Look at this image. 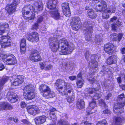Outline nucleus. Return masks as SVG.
I'll return each mask as SVG.
<instances>
[{
	"label": "nucleus",
	"mask_w": 125,
	"mask_h": 125,
	"mask_svg": "<svg viewBox=\"0 0 125 125\" xmlns=\"http://www.w3.org/2000/svg\"><path fill=\"white\" fill-rule=\"evenodd\" d=\"M26 46V40L25 39H23L21 41L20 46Z\"/></svg>",
	"instance_id": "nucleus-43"
},
{
	"label": "nucleus",
	"mask_w": 125,
	"mask_h": 125,
	"mask_svg": "<svg viewBox=\"0 0 125 125\" xmlns=\"http://www.w3.org/2000/svg\"><path fill=\"white\" fill-rule=\"evenodd\" d=\"M20 105L21 107L22 108H24L26 106V104L25 102L23 101L21 102Z\"/></svg>",
	"instance_id": "nucleus-50"
},
{
	"label": "nucleus",
	"mask_w": 125,
	"mask_h": 125,
	"mask_svg": "<svg viewBox=\"0 0 125 125\" xmlns=\"http://www.w3.org/2000/svg\"><path fill=\"white\" fill-rule=\"evenodd\" d=\"M37 22L34 23L32 26L31 29L32 30H35L38 28L39 25Z\"/></svg>",
	"instance_id": "nucleus-42"
},
{
	"label": "nucleus",
	"mask_w": 125,
	"mask_h": 125,
	"mask_svg": "<svg viewBox=\"0 0 125 125\" xmlns=\"http://www.w3.org/2000/svg\"><path fill=\"white\" fill-rule=\"evenodd\" d=\"M10 79L11 85L18 86L20 85L23 81V76L21 75H13Z\"/></svg>",
	"instance_id": "nucleus-9"
},
{
	"label": "nucleus",
	"mask_w": 125,
	"mask_h": 125,
	"mask_svg": "<svg viewBox=\"0 0 125 125\" xmlns=\"http://www.w3.org/2000/svg\"><path fill=\"white\" fill-rule=\"evenodd\" d=\"M122 60L125 63V55H124L123 58H122Z\"/></svg>",
	"instance_id": "nucleus-62"
},
{
	"label": "nucleus",
	"mask_w": 125,
	"mask_h": 125,
	"mask_svg": "<svg viewBox=\"0 0 125 125\" xmlns=\"http://www.w3.org/2000/svg\"><path fill=\"white\" fill-rule=\"evenodd\" d=\"M80 19L78 17H73L71 20L70 23L73 30L77 31L80 28Z\"/></svg>",
	"instance_id": "nucleus-10"
},
{
	"label": "nucleus",
	"mask_w": 125,
	"mask_h": 125,
	"mask_svg": "<svg viewBox=\"0 0 125 125\" xmlns=\"http://www.w3.org/2000/svg\"><path fill=\"white\" fill-rule=\"evenodd\" d=\"M58 125H69V123L67 121L63 120H61L58 121Z\"/></svg>",
	"instance_id": "nucleus-37"
},
{
	"label": "nucleus",
	"mask_w": 125,
	"mask_h": 125,
	"mask_svg": "<svg viewBox=\"0 0 125 125\" xmlns=\"http://www.w3.org/2000/svg\"><path fill=\"white\" fill-rule=\"evenodd\" d=\"M27 5L23 8L22 12L23 18L28 20H33L35 18V13L38 12L43 9V4L41 1H37L34 5Z\"/></svg>",
	"instance_id": "nucleus-3"
},
{
	"label": "nucleus",
	"mask_w": 125,
	"mask_h": 125,
	"mask_svg": "<svg viewBox=\"0 0 125 125\" xmlns=\"http://www.w3.org/2000/svg\"><path fill=\"white\" fill-rule=\"evenodd\" d=\"M84 83V81L82 78L80 79H78L76 82V84L78 88H81L83 86Z\"/></svg>",
	"instance_id": "nucleus-36"
},
{
	"label": "nucleus",
	"mask_w": 125,
	"mask_h": 125,
	"mask_svg": "<svg viewBox=\"0 0 125 125\" xmlns=\"http://www.w3.org/2000/svg\"><path fill=\"white\" fill-rule=\"evenodd\" d=\"M43 18L42 16H39L38 17V19L37 21V22L38 23H41L42 21Z\"/></svg>",
	"instance_id": "nucleus-45"
},
{
	"label": "nucleus",
	"mask_w": 125,
	"mask_h": 125,
	"mask_svg": "<svg viewBox=\"0 0 125 125\" xmlns=\"http://www.w3.org/2000/svg\"><path fill=\"white\" fill-rule=\"evenodd\" d=\"M118 28V25L115 24H113L112 26V29L114 31H115Z\"/></svg>",
	"instance_id": "nucleus-44"
},
{
	"label": "nucleus",
	"mask_w": 125,
	"mask_h": 125,
	"mask_svg": "<svg viewBox=\"0 0 125 125\" xmlns=\"http://www.w3.org/2000/svg\"><path fill=\"white\" fill-rule=\"evenodd\" d=\"M121 52L122 54L125 53V48H122L121 50Z\"/></svg>",
	"instance_id": "nucleus-59"
},
{
	"label": "nucleus",
	"mask_w": 125,
	"mask_h": 125,
	"mask_svg": "<svg viewBox=\"0 0 125 125\" xmlns=\"http://www.w3.org/2000/svg\"><path fill=\"white\" fill-rule=\"evenodd\" d=\"M29 59L30 60L34 62H36L41 60L39 52L36 51L31 52L30 54Z\"/></svg>",
	"instance_id": "nucleus-13"
},
{
	"label": "nucleus",
	"mask_w": 125,
	"mask_h": 125,
	"mask_svg": "<svg viewBox=\"0 0 125 125\" xmlns=\"http://www.w3.org/2000/svg\"><path fill=\"white\" fill-rule=\"evenodd\" d=\"M20 51L22 54L25 53L26 51V46H20Z\"/></svg>",
	"instance_id": "nucleus-40"
},
{
	"label": "nucleus",
	"mask_w": 125,
	"mask_h": 125,
	"mask_svg": "<svg viewBox=\"0 0 125 125\" xmlns=\"http://www.w3.org/2000/svg\"><path fill=\"white\" fill-rule=\"evenodd\" d=\"M34 86L31 84H30L24 87L23 90L24 93L27 92L29 91H32V90H33L34 92Z\"/></svg>",
	"instance_id": "nucleus-32"
},
{
	"label": "nucleus",
	"mask_w": 125,
	"mask_h": 125,
	"mask_svg": "<svg viewBox=\"0 0 125 125\" xmlns=\"http://www.w3.org/2000/svg\"><path fill=\"white\" fill-rule=\"evenodd\" d=\"M9 26L7 23H0V34H2L4 33L6 29H9Z\"/></svg>",
	"instance_id": "nucleus-29"
},
{
	"label": "nucleus",
	"mask_w": 125,
	"mask_h": 125,
	"mask_svg": "<svg viewBox=\"0 0 125 125\" xmlns=\"http://www.w3.org/2000/svg\"><path fill=\"white\" fill-rule=\"evenodd\" d=\"M39 89L40 92L42 93L43 96L46 98H52L55 96L54 92L51 91L50 88L46 85L42 84L41 85Z\"/></svg>",
	"instance_id": "nucleus-6"
},
{
	"label": "nucleus",
	"mask_w": 125,
	"mask_h": 125,
	"mask_svg": "<svg viewBox=\"0 0 125 125\" xmlns=\"http://www.w3.org/2000/svg\"><path fill=\"white\" fill-rule=\"evenodd\" d=\"M77 77L74 76H70L69 77V79L71 81H73L76 79Z\"/></svg>",
	"instance_id": "nucleus-51"
},
{
	"label": "nucleus",
	"mask_w": 125,
	"mask_h": 125,
	"mask_svg": "<svg viewBox=\"0 0 125 125\" xmlns=\"http://www.w3.org/2000/svg\"><path fill=\"white\" fill-rule=\"evenodd\" d=\"M61 32L57 31L54 35V37L49 38V45L51 50L53 52H58L60 54H65L71 52L73 50L74 46L73 44L69 45L68 42L65 38L58 41L57 38L60 37Z\"/></svg>",
	"instance_id": "nucleus-1"
},
{
	"label": "nucleus",
	"mask_w": 125,
	"mask_h": 125,
	"mask_svg": "<svg viewBox=\"0 0 125 125\" xmlns=\"http://www.w3.org/2000/svg\"><path fill=\"white\" fill-rule=\"evenodd\" d=\"M4 58L3 61L6 65H13L17 63L16 57L12 54L3 55Z\"/></svg>",
	"instance_id": "nucleus-8"
},
{
	"label": "nucleus",
	"mask_w": 125,
	"mask_h": 125,
	"mask_svg": "<svg viewBox=\"0 0 125 125\" xmlns=\"http://www.w3.org/2000/svg\"><path fill=\"white\" fill-rule=\"evenodd\" d=\"M77 106L79 109H81L84 107V103L83 101L81 99H79L77 103Z\"/></svg>",
	"instance_id": "nucleus-34"
},
{
	"label": "nucleus",
	"mask_w": 125,
	"mask_h": 125,
	"mask_svg": "<svg viewBox=\"0 0 125 125\" xmlns=\"http://www.w3.org/2000/svg\"><path fill=\"white\" fill-rule=\"evenodd\" d=\"M21 121L24 123L29 125L30 124V123L27 121L26 119H23L21 120Z\"/></svg>",
	"instance_id": "nucleus-52"
},
{
	"label": "nucleus",
	"mask_w": 125,
	"mask_h": 125,
	"mask_svg": "<svg viewBox=\"0 0 125 125\" xmlns=\"http://www.w3.org/2000/svg\"><path fill=\"white\" fill-rule=\"evenodd\" d=\"M97 58V56L95 55H93L91 57V62L90 64L91 65V67L94 72H96L98 70V63L95 61Z\"/></svg>",
	"instance_id": "nucleus-19"
},
{
	"label": "nucleus",
	"mask_w": 125,
	"mask_h": 125,
	"mask_svg": "<svg viewBox=\"0 0 125 125\" xmlns=\"http://www.w3.org/2000/svg\"><path fill=\"white\" fill-rule=\"evenodd\" d=\"M41 68L46 70H48L51 69L52 66L50 64L49 62L45 61L41 63L40 64Z\"/></svg>",
	"instance_id": "nucleus-24"
},
{
	"label": "nucleus",
	"mask_w": 125,
	"mask_h": 125,
	"mask_svg": "<svg viewBox=\"0 0 125 125\" xmlns=\"http://www.w3.org/2000/svg\"><path fill=\"white\" fill-rule=\"evenodd\" d=\"M77 78H80L81 79L82 78V74L81 73H79L77 75Z\"/></svg>",
	"instance_id": "nucleus-60"
},
{
	"label": "nucleus",
	"mask_w": 125,
	"mask_h": 125,
	"mask_svg": "<svg viewBox=\"0 0 125 125\" xmlns=\"http://www.w3.org/2000/svg\"><path fill=\"white\" fill-rule=\"evenodd\" d=\"M107 124L106 120L105 119H104L98 122L96 125H105Z\"/></svg>",
	"instance_id": "nucleus-41"
},
{
	"label": "nucleus",
	"mask_w": 125,
	"mask_h": 125,
	"mask_svg": "<svg viewBox=\"0 0 125 125\" xmlns=\"http://www.w3.org/2000/svg\"><path fill=\"white\" fill-rule=\"evenodd\" d=\"M106 10H110L113 11V10H114V12H113L112 13H114L115 12V10H116V8L114 7H113V6H111L109 7V8H106Z\"/></svg>",
	"instance_id": "nucleus-47"
},
{
	"label": "nucleus",
	"mask_w": 125,
	"mask_h": 125,
	"mask_svg": "<svg viewBox=\"0 0 125 125\" xmlns=\"http://www.w3.org/2000/svg\"><path fill=\"white\" fill-rule=\"evenodd\" d=\"M117 19V17H116L114 16L111 19L110 22H114Z\"/></svg>",
	"instance_id": "nucleus-55"
},
{
	"label": "nucleus",
	"mask_w": 125,
	"mask_h": 125,
	"mask_svg": "<svg viewBox=\"0 0 125 125\" xmlns=\"http://www.w3.org/2000/svg\"><path fill=\"white\" fill-rule=\"evenodd\" d=\"M24 98L26 100H31L34 98L35 97V94L33 90L27 92H25L23 94Z\"/></svg>",
	"instance_id": "nucleus-23"
},
{
	"label": "nucleus",
	"mask_w": 125,
	"mask_h": 125,
	"mask_svg": "<svg viewBox=\"0 0 125 125\" xmlns=\"http://www.w3.org/2000/svg\"><path fill=\"white\" fill-rule=\"evenodd\" d=\"M5 68L4 65L2 63H0V71H2Z\"/></svg>",
	"instance_id": "nucleus-54"
},
{
	"label": "nucleus",
	"mask_w": 125,
	"mask_h": 125,
	"mask_svg": "<svg viewBox=\"0 0 125 125\" xmlns=\"http://www.w3.org/2000/svg\"><path fill=\"white\" fill-rule=\"evenodd\" d=\"M123 36V35L119 33L118 35L115 33H113L111 34L110 38L111 40L114 41H118L120 42Z\"/></svg>",
	"instance_id": "nucleus-25"
},
{
	"label": "nucleus",
	"mask_w": 125,
	"mask_h": 125,
	"mask_svg": "<svg viewBox=\"0 0 125 125\" xmlns=\"http://www.w3.org/2000/svg\"><path fill=\"white\" fill-rule=\"evenodd\" d=\"M88 27L87 26V28L85 32V38L87 41H92L91 36L92 33L93 32L92 26L91 24L88 25Z\"/></svg>",
	"instance_id": "nucleus-16"
},
{
	"label": "nucleus",
	"mask_w": 125,
	"mask_h": 125,
	"mask_svg": "<svg viewBox=\"0 0 125 125\" xmlns=\"http://www.w3.org/2000/svg\"><path fill=\"white\" fill-rule=\"evenodd\" d=\"M119 100L121 102L115 104L114 106V112L116 113H121L123 112V107L125 104V98L124 94H122L118 96Z\"/></svg>",
	"instance_id": "nucleus-7"
},
{
	"label": "nucleus",
	"mask_w": 125,
	"mask_h": 125,
	"mask_svg": "<svg viewBox=\"0 0 125 125\" xmlns=\"http://www.w3.org/2000/svg\"><path fill=\"white\" fill-rule=\"evenodd\" d=\"M122 6L123 7L125 8V4L124 3V4H123L122 5Z\"/></svg>",
	"instance_id": "nucleus-64"
},
{
	"label": "nucleus",
	"mask_w": 125,
	"mask_h": 125,
	"mask_svg": "<svg viewBox=\"0 0 125 125\" xmlns=\"http://www.w3.org/2000/svg\"><path fill=\"white\" fill-rule=\"evenodd\" d=\"M56 110L55 108H53L52 107H50L49 110V112H50V113H52L56 111Z\"/></svg>",
	"instance_id": "nucleus-46"
},
{
	"label": "nucleus",
	"mask_w": 125,
	"mask_h": 125,
	"mask_svg": "<svg viewBox=\"0 0 125 125\" xmlns=\"http://www.w3.org/2000/svg\"><path fill=\"white\" fill-rule=\"evenodd\" d=\"M88 80L91 83H94L95 81V79L92 77H89V78H88Z\"/></svg>",
	"instance_id": "nucleus-48"
},
{
	"label": "nucleus",
	"mask_w": 125,
	"mask_h": 125,
	"mask_svg": "<svg viewBox=\"0 0 125 125\" xmlns=\"http://www.w3.org/2000/svg\"><path fill=\"white\" fill-rule=\"evenodd\" d=\"M97 106L96 101L93 100L89 104V107L87 109V115H90L93 113H94L96 109L95 108Z\"/></svg>",
	"instance_id": "nucleus-15"
},
{
	"label": "nucleus",
	"mask_w": 125,
	"mask_h": 125,
	"mask_svg": "<svg viewBox=\"0 0 125 125\" xmlns=\"http://www.w3.org/2000/svg\"><path fill=\"white\" fill-rule=\"evenodd\" d=\"M13 121L15 122H18V118L16 117H13Z\"/></svg>",
	"instance_id": "nucleus-56"
},
{
	"label": "nucleus",
	"mask_w": 125,
	"mask_h": 125,
	"mask_svg": "<svg viewBox=\"0 0 125 125\" xmlns=\"http://www.w3.org/2000/svg\"><path fill=\"white\" fill-rule=\"evenodd\" d=\"M116 58L115 55H113L110 57L107 60V63L109 65L113 64L115 61L116 60Z\"/></svg>",
	"instance_id": "nucleus-35"
},
{
	"label": "nucleus",
	"mask_w": 125,
	"mask_h": 125,
	"mask_svg": "<svg viewBox=\"0 0 125 125\" xmlns=\"http://www.w3.org/2000/svg\"><path fill=\"white\" fill-rule=\"evenodd\" d=\"M101 34L96 35L94 40L96 42H99L101 40Z\"/></svg>",
	"instance_id": "nucleus-38"
},
{
	"label": "nucleus",
	"mask_w": 125,
	"mask_h": 125,
	"mask_svg": "<svg viewBox=\"0 0 125 125\" xmlns=\"http://www.w3.org/2000/svg\"><path fill=\"white\" fill-rule=\"evenodd\" d=\"M124 121L123 118L120 117H115L113 119L112 125H122Z\"/></svg>",
	"instance_id": "nucleus-26"
},
{
	"label": "nucleus",
	"mask_w": 125,
	"mask_h": 125,
	"mask_svg": "<svg viewBox=\"0 0 125 125\" xmlns=\"http://www.w3.org/2000/svg\"><path fill=\"white\" fill-rule=\"evenodd\" d=\"M27 37L28 40L32 42H37L39 40V35L36 32L31 33Z\"/></svg>",
	"instance_id": "nucleus-18"
},
{
	"label": "nucleus",
	"mask_w": 125,
	"mask_h": 125,
	"mask_svg": "<svg viewBox=\"0 0 125 125\" xmlns=\"http://www.w3.org/2000/svg\"><path fill=\"white\" fill-rule=\"evenodd\" d=\"M9 79L7 76H4L2 78L0 77V90L2 89V86Z\"/></svg>",
	"instance_id": "nucleus-33"
},
{
	"label": "nucleus",
	"mask_w": 125,
	"mask_h": 125,
	"mask_svg": "<svg viewBox=\"0 0 125 125\" xmlns=\"http://www.w3.org/2000/svg\"><path fill=\"white\" fill-rule=\"evenodd\" d=\"M84 124L85 125H91V123H89L88 122L86 121L84 122Z\"/></svg>",
	"instance_id": "nucleus-58"
},
{
	"label": "nucleus",
	"mask_w": 125,
	"mask_h": 125,
	"mask_svg": "<svg viewBox=\"0 0 125 125\" xmlns=\"http://www.w3.org/2000/svg\"><path fill=\"white\" fill-rule=\"evenodd\" d=\"M92 1V3H98L95 9L97 11H104L102 14L103 19H106L109 17V15L114 12V10L113 11L106 10L107 5L105 2L102 0H90Z\"/></svg>",
	"instance_id": "nucleus-4"
},
{
	"label": "nucleus",
	"mask_w": 125,
	"mask_h": 125,
	"mask_svg": "<svg viewBox=\"0 0 125 125\" xmlns=\"http://www.w3.org/2000/svg\"><path fill=\"white\" fill-rule=\"evenodd\" d=\"M117 80L118 83H121V78L120 77H119L117 78Z\"/></svg>",
	"instance_id": "nucleus-57"
},
{
	"label": "nucleus",
	"mask_w": 125,
	"mask_h": 125,
	"mask_svg": "<svg viewBox=\"0 0 125 125\" xmlns=\"http://www.w3.org/2000/svg\"><path fill=\"white\" fill-rule=\"evenodd\" d=\"M19 2V0H14L12 3L7 5L6 10L9 14H12L15 11L16 6L18 5Z\"/></svg>",
	"instance_id": "nucleus-12"
},
{
	"label": "nucleus",
	"mask_w": 125,
	"mask_h": 125,
	"mask_svg": "<svg viewBox=\"0 0 125 125\" xmlns=\"http://www.w3.org/2000/svg\"><path fill=\"white\" fill-rule=\"evenodd\" d=\"M88 92L90 94V96L93 97V99H99L101 96V94L98 90H96L94 89L90 88L88 90Z\"/></svg>",
	"instance_id": "nucleus-14"
},
{
	"label": "nucleus",
	"mask_w": 125,
	"mask_h": 125,
	"mask_svg": "<svg viewBox=\"0 0 125 125\" xmlns=\"http://www.w3.org/2000/svg\"><path fill=\"white\" fill-rule=\"evenodd\" d=\"M0 43L1 47L4 48L11 46V40L10 37L6 36H3L1 38Z\"/></svg>",
	"instance_id": "nucleus-11"
},
{
	"label": "nucleus",
	"mask_w": 125,
	"mask_h": 125,
	"mask_svg": "<svg viewBox=\"0 0 125 125\" xmlns=\"http://www.w3.org/2000/svg\"><path fill=\"white\" fill-rule=\"evenodd\" d=\"M27 110L28 113L33 115L39 112L40 111L37 107L34 105L29 106L27 107Z\"/></svg>",
	"instance_id": "nucleus-22"
},
{
	"label": "nucleus",
	"mask_w": 125,
	"mask_h": 125,
	"mask_svg": "<svg viewBox=\"0 0 125 125\" xmlns=\"http://www.w3.org/2000/svg\"><path fill=\"white\" fill-rule=\"evenodd\" d=\"M12 108V106L7 102H3L0 103V111Z\"/></svg>",
	"instance_id": "nucleus-27"
},
{
	"label": "nucleus",
	"mask_w": 125,
	"mask_h": 125,
	"mask_svg": "<svg viewBox=\"0 0 125 125\" xmlns=\"http://www.w3.org/2000/svg\"><path fill=\"white\" fill-rule=\"evenodd\" d=\"M87 12L88 15L90 18L94 19L96 17L97 15L94 10L93 9L88 10Z\"/></svg>",
	"instance_id": "nucleus-31"
},
{
	"label": "nucleus",
	"mask_w": 125,
	"mask_h": 125,
	"mask_svg": "<svg viewBox=\"0 0 125 125\" xmlns=\"http://www.w3.org/2000/svg\"><path fill=\"white\" fill-rule=\"evenodd\" d=\"M55 85L58 87L57 90L62 95H67L66 98L69 103L74 100L75 94L71 86L65 83L64 80L58 79L55 83Z\"/></svg>",
	"instance_id": "nucleus-2"
},
{
	"label": "nucleus",
	"mask_w": 125,
	"mask_h": 125,
	"mask_svg": "<svg viewBox=\"0 0 125 125\" xmlns=\"http://www.w3.org/2000/svg\"><path fill=\"white\" fill-rule=\"evenodd\" d=\"M8 119L10 120H13V117H10L8 118Z\"/></svg>",
	"instance_id": "nucleus-63"
},
{
	"label": "nucleus",
	"mask_w": 125,
	"mask_h": 125,
	"mask_svg": "<svg viewBox=\"0 0 125 125\" xmlns=\"http://www.w3.org/2000/svg\"><path fill=\"white\" fill-rule=\"evenodd\" d=\"M85 55L86 59H87V60H89L90 56L89 52H86L85 53Z\"/></svg>",
	"instance_id": "nucleus-49"
},
{
	"label": "nucleus",
	"mask_w": 125,
	"mask_h": 125,
	"mask_svg": "<svg viewBox=\"0 0 125 125\" xmlns=\"http://www.w3.org/2000/svg\"><path fill=\"white\" fill-rule=\"evenodd\" d=\"M46 120V116H41L36 117L35 119V122L37 124H42L44 123Z\"/></svg>",
	"instance_id": "nucleus-30"
},
{
	"label": "nucleus",
	"mask_w": 125,
	"mask_h": 125,
	"mask_svg": "<svg viewBox=\"0 0 125 125\" xmlns=\"http://www.w3.org/2000/svg\"><path fill=\"white\" fill-rule=\"evenodd\" d=\"M8 100L11 103H14L18 100V98L16 94L13 92H9L7 95Z\"/></svg>",
	"instance_id": "nucleus-20"
},
{
	"label": "nucleus",
	"mask_w": 125,
	"mask_h": 125,
	"mask_svg": "<svg viewBox=\"0 0 125 125\" xmlns=\"http://www.w3.org/2000/svg\"><path fill=\"white\" fill-rule=\"evenodd\" d=\"M120 87L123 90H125V85H122L120 86Z\"/></svg>",
	"instance_id": "nucleus-61"
},
{
	"label": "nucleus",
	"mask_w": 125,
	"mask_h": 125,
	"mask_svg": "<svg viewBox=\"0 0 125 125\" xmlns=\"http://www.w3.org/2000/svg\"><path fill=\"white\" fill-rule=\"evenodd\" d=\"M57 0H49L47 3V7L50 9V15L54 19H60L61 16L57 9L55 7Z\"/></svg>",
	"instance_id": "nucleus-5"
},
{
	"label": "nucleus",
	"mask_w": 125,
	"mask_h": 125,
	"mask_svg": "<svg viewBox=\"0 0 125 125\" xmlns=\"http://www.w3.org/2000/svg\"><path fill=\"white\" fill-rule=\"evenodd\" d=\"M112 95V94L110 93H109L107 95L105 96V98L107 99H108L110 97H111Z\"/></svg>",
	"instance_id": "nucleus-53"
},
{
	"label": "nucleus",
	"mask_w": 125,
	"mask_h": 125,
	"mask_svg": "<svg viewBox=\"0 0 125 125\" xmlns=\"http://www.w3.org/2000/svg\"><path fill=\"white\" fill-rule=\"evenodd\" d=\"M62 11L64 14L67 17H69L71 15L69 4L67 3H64L62 5Z\"/></svg>",
	"instance_id": "nucleus-17"
},
{
	"label": "nucleus",
	"mask_w": 125,
	"mask_h": 125,
	"mask_svg": "<svg viewBox=\"0 0 125 125\" xmlns=\"http://www.w3.org/2000/svg\"><path fill=\"white\" fill-rule=\"evenodd\" d=\"M114 49V45L111 43L107 44L104 46V51L109 54H111L113 53Z\"/></svg>",
	"instance_id": "nucleus-21"
},
{
	"label": "nucleus",
	"mask_w": 125,
	"mask_h": 125,
	"mask_svg": "<svg viewBox=\"0 0 125 125\" xmlns=\"http://www.w3.org/2000/svg\"><path fill=\"white\" fill-rule=\"evenodd\" d=\"M98 100L99 101V104L100 105L102 106V107H104L105 109L103 111L104 113L110 114V111L108 109V107L105 104L104 101L102 99H99Z\"/></svg>",
	"instance_id": "nucleus-28"
},
{
	"label": "nucleus",
	"mask_w": 125,
	"mask_h": 125,
	"mask_svg": "<svg viewBox=\"0 0 125 125\" xmlns=\"http://www.w3.org/2000/svg\"><path fill=\"white\" fill-rule=\"evenodd\" d=\"M49 114L50 117L49 118L51 120H52L53 122H55L56 120V117L55 114L53 113Z\"/></svg>",
	"instance_id": "nucleus-39"
}]
</instances>
